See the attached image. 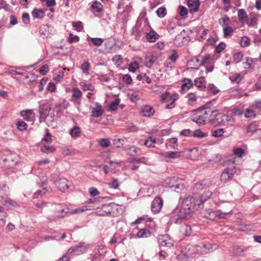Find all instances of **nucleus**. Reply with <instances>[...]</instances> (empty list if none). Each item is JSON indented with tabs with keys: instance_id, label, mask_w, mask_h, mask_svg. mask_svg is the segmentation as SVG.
Returning a JSON list of instances; mask_svg holds the SVG:
<instances>
[{
	"instance_id": "6e6d98bb",
	"label": "nucleus",
	"mask_w": 261,
	"mask_h": 261,
	"mask_svg": "<svg viewBox=\"0 0 261 261\" xmlns=\"http://www.w3.org/2000/svg\"><path fill=\"white\" fill-rule=\"evenodd\" d=\"M16 125L18 129L21 131L27 129L28 126L27 124L23 121H18Z\"/></svg>"
},
{
	"instance_id": "8fccbe9b",
	"label": "nucleus",
	"mask_w": 261,
	"mask_h": 261,
	"mask_svg": "<svg viewBox=\"0 0 261 261\" xmlns=\"http://www.w3.org/2000/svg\"><path fill=\"white\" fill-rule=\"evenodd\" d=\"M120 102L119 98H116L114 101H112L109 106V109L112 111H115L117 109L118 106Z\"/></svg>"
},
{
	"instance_id": "bb28decb",
	"label": "nucleus",
	"mask_w": 261,
	"mask_h": 261,
	"mask_svg": "<svg viewBox=\"0 0 261 261\" xmlns=\"http://www.w3.org/2000/svg\"><path fill=\"white\" fill-rule=\"evenodd\" d=\"M146 39L149 42H154L159 38V35L154 31H151L146 34Z\"/></svg>"
},
{
	"instance_id": "20e7f679",
	"label": "nucleus",
	"mask_w": 261,
	"mask_h": 261,
	"mask_svg": "<svg viewBox=\"0 0 261 261\" xmlns=\"http://www.w3.org/2000/svg\"><path fill=\"white\" fill-rule=\"evenodd\" d=\"M116 205L113 203L103 204L96 209L95 213L99 216H113L114 214V207Z\"/></svg>"
},
{
	"instance_id": "412c9836",
	"label": "nucleus",
	"mask_w": 261,
	"mask_h": 261,
	"mask_svg": "<svg viewBox=\"0 0 261 261\" xmlns=\"http://www.w3.org/2000/svg\"><path fill=\"white\" fill-rule=\"evenodd\" d=\"M20 115L28 121H31L33 120L32 110H22L20 112Z\"/></svg>"
},
{
	"instance_id": "864d4df0",
	"label": "nucleus",
	"mask_w": 261,
	"mask_h": 261,
	"mask_svg": "<svg viewBox=\"0 0 261 261\" xmlns=\"http://www.w3.org/2000/svg\"><path fill=\"white\" fill-rule=\"evenodd\" d=\"M191 227L189 225H185L181 227V231L187 236H189L191 233Z\"/></svg>"
},
{
	"instance_id": "4be33fe9",
	"label": "nucleus",
	"mask_w": 261,
	"mask_h": 261,
	"mask_svg": "<svg viewBox=\"0 0 261 261\" xmlns=\"http://www.w3.org/2000/svg\"><path fill=\"white\" fill-rule=\"evenodd\" d=\"M87 247L84 243H81L72 249V252L75 255H79L86 251Z\"/></svg>"
},
{
	"instance_id": "f704fd0d",
	"label": "nucleus",
	"mask_w": 261,
	"mask_h": 261,
	"mask_svg": "<svg viewBox=\"0 0 261 261\" xmlns=\"http://www.w3.org/2000/svg\"><path fill=\"white\" fill-rule=\"evenodd\" d=\"M4 201L6 205L10 208L16 207L17 206H18V204L17 203V202L13 201V200L8 197L5 199Z\"/></svg>"
},
{
	"instance_id": "49530a36",
	"label": "nucleus",
	"mask_w": 261,
	"mask_h": 261,
	"mask_svg": "<svg viewBox=\"0 0 261 261\" xmlns=\"http://www.w3.org/2000/svg\"><path fill=\"white\" fill-rule=\"evenodd\" d=\"M48 190L46 188H42V189L37 190L33 195V198H38L39 195L42 196L44 195L47 192Z\"/></svg>"
},
{
	"instance_id": "a878e982",
	"label": "nucleus",
	"mask_w": 261,
	"mask_h": 261,
	"mask_svg": "<svg viewBox=\"0 0 261 261\" xmlns=\"http://www.w3.org/2000/svg\"><path fill=\"white\" fill-rule=\"evenodd\" d=\"M9 193V188L6 184L3 185L2 187H0V197L5 200L8 197V195Z\"/></svg>"
},
{
	"instance_id": "09e8293b",
	"label": "nucleus",
	"mask_w": 261,
	"mask_h": 261,
	"mask_svg": "<svg viewBox=\"0 0 261 261\" xmlns=\"http://www.w3.org/2000/svg\"><path fill=\"white\" fill-rule=\"evenodd\" d=\"M139 64L135 61L134 62L130 63L129 65L128 70L132 72H135L137 69L139 68Z\"/></svg>"
},
{
	"instance_id": "aec40b11",
	"label": "nucleus",
	"mask_w": 261,
	"mask_h": 261,
	"mask_svg": "<svg viewBox=\"0 0 261 261\" xmlns=\"http://www.w3.org/2000/svg\"><path fill=\"white\" fill-rule=\"evenodd\" d=\"M238 17L239 20L242 23H245L247 22L248 15L245 10L243 9H239L238 10Z\"/></svg>"
},
{
	"instance_id": "3c124183",
	"label": "nucleus",
	"mask_w": 261,
	"mask_h": 261,
	"mask_svg": "<svg viewBox=\"0 0 261 261\" xmlns=\"http://www.w3.org/2000/svg\"><path fill=\"white\" fill-rule=\"evenodd\" d=\"M90 40L94 45L97 46H100L103 42V40L100 38H91Z\"/></svg>"
},
{
	"instance_id": "9d476101",
	"label": "nucleus",
	"mask_w": 261,
	"mask_h": 261,
	"mask_svg": "<svg viewBox=\"0 0 261 261\" xmlns=\"http://www.w3.org/2000/svg\"><path fill=\"white\" fill-rule=\"evenodd\" d=\"M175 213H177L178 218L180 219H188L191 217L192 213L188 208L182 205L179 210L176 209L175 210Z\"/></svg>"
},
{
	"instance_id": "72a5a7b5",
	"label": "nucleus",
	"mask_w": 261,
	"mask_h": 261,
	"mask_svg": "<svg viewBox=\"0 0 261 261\" xmlns=\"http://www.w3.org/2000/svg\"><path fill=\"white\" fill-rule=\"evenodd\" d=\"M203 247L204 248V251L207 253H210L214 250H216L217 248V246L216 244H203Z\"/></svg>"
},
{
	"instance_id": "ea45409f",
	"label": "nucleus",
	"mask_w": 261,
	"mask_h": 261,
	"mask_svg": "<svg viewBox=\"0 0 261 261\" xmlns=\"http://www.w3.org/2000/svg\"><path fill=\"white\" fill-rule=\"evenodd\" d=\"M243 58V54L241 52H237L233 54V60L236 63L240 62Z\"/></svg>"
},
{
	"instance_id": "7ed1b4c3",
	"label": "nucleus",
	"mask_w": 261,
	"mask_h": 261,
	"mask_svg": "<svg viewBox=\"0 0 261 261\" xmlns=\"http://www.w3.org/2000/svg\"><path fill=\"white\" fill-rule=\"evenodd\" d=\"M19 159L18 154L11 153L4 159V166L6 169H15L19 164Z\"/></svg>"
},
{
	"instance_id": "a211bd4d",
	"label": "nucleus",
	"mask_w": 261,
	"mask_h": 261,
	"mask_svg": "<svg viewBox=\"0 0 261 261\" xmlns=\"http://www.w3.org/2000/svg\"><path fill=\"white\" fill-rule=\"evenodd\" d=\"M212 193L210 191H206L204 192L200 196V198H196L197 206L199 207L201 204H203L212 196Z\"/></svg>"
},
{
	"instance_id": "69168bd1",
	"label": "nucleus",
	"mask_w": 261,
	"mask_h": 261,
	"mask_svg": "<svg viewBox=\"0 0 261 261\" xmlns=\"http://www.w3.org/2000/svg\"><path fill=\"white\" fill-rule=\"evenodd\" d=\"M48 81V79L47 77H44L40 81V84L38 86V90L39 92H41L43 90V86L45 85Z\"/></svg>"
},
{
	"instance_id": "6ab92c4d",
	"label": "nucleus",
	"mask_w": 261,
	"mask_h": 261,
	"mask_svg": "<svg viewBox=\"0 0 261 261\" xmlns=\"http://www.w3.org/2000/svg\"><path fill=\"white\" fill-rule=\"evenodd\" d=\"M170 188H174V190L177 193H180L185 188L184 181L179 178L178 181L175 184L170 185Z\"/></svg>"
},
{
	"instance_id": "f8f14e48",
	"label": "nucleus",
	"mask_w": 261,
	"mask_h": 261,
	"mask_svg": "<svg viewBox=\"0 0 261 261\" xmlns=\"http://www.w3.org/2000/svg\"><path fill=\"white\" fill-rule=\"evenodd\" d=\"M51 108L50 105L47 103H43L40 105L39 113L40 116L44 118H46L49 113Z\"/></svg>"
},
{
	"instance_id": "f3484780",
	"label": "nucleus",
	"mask_w": 261,
	"mask_h": 261,
	"mask_svg": "<svg viewBox=\"0 0 261 261\" xmlns=\"http://www.w3.org/2000/svg\"><path fill=\"white\" fill-rule=\"evenodd\" d=\"M194 85L198 89L203 90L206 88V82L204 76H201L195 79Z\"/></svg>"
},
{
	"instance_id": "423d86ee",
	"label": "nucleus",
	"mask_w": 261,
	"mask_h": 261,
	"mask_svg": "<svg viewBox=\"0 0 261 261\" xmlns=\"http://www.w3.org/2000/svg\"><path fill=\"white\" fill-rule=\"evenodd\" d=\"M196 198L189 196L184 199L181 205L188 208L189 210L193 213L194 206L197 205V204H196Z\"/></svg>"
},
{
	"instance_id": "13d9d810",
	"label": "nucleus",
	"mask_w": 261,
	"mask_h": 261,
	"mask_svg": "<svg viewBox=\"0 0 261 261\" xmlns=\"http://www.w3.org/2000/svg\"><path fill=\"white\" fill-rule=\"evenodd\" d=\"M207 89L210 92L214 94H216L219 92V90L213 84H209Z\"/></svg>"
},
{
	"instance_id": "393cba45",
	"label": "nucleus",
	"mask_w": 261,
	"mask_h": 261,
	"mask_svg": "<svg viewBox=\"0 0 261 261\" xmlns=\"http://www.w3.org/2000/svg\"><path fill=\"white\" fill-rule=\"evenodd\" d=\"M141 113L142 115L145 117H150L152 116L154 113V111L149 106H145L142 110Z\"/></svg>"
},
{
	"instance_id": "774afa93",
	"label": "nucleus",
	"mask_w": 261,
	"mask_h": 261,
	"mask_svg": "<svg viewBox=\"0 0 261 261\" xmlns=\"http://www.w3.org/2000/svg\"><path fill=\"white\" fill-rule=\"evenodd\" d=\"M210 56L208 55H206L202 57V61H201L200 65L201 66H205L206 64H207L210 61Z\"/></svg>"
},
{
	"instance_id": "37998d69",
	"label": "nucleus",
	"mask_w": 261,
	"mask_h": 261,
	"mask_svg": "<svg viewBox=\"0 0 261 261\" xmlns=\"http://www.w3.org/2000/svg\"><path fill=\"white\" fill-rule=\"evenodd\" d=\"M186 97L188 99V100L190 102H195L197 101L198 99V96L195 93H188Z\"/></svg>"
},
{
	"instance_id": "39448f33",
	"label": "nucleus",
	"mask_w": 261,
	"mask_h": 261,
	"mask_svg": "<svg viewBox=\"0 0 261 261\" xmlns=\"http://www.w3.org/2000/svg\"><path fill=\"white\" fill-rule=\"evenodd\" d=\"M236 173L235 167H229L225 169L221 175V181L226 183L232 178L234 174Z\"/></svg>"
},
{
	"instance_id": "7c9ffc66",
	"label": "nucleus",
	"mask_w": 261,
	"mask_h": 261,
	"mask_svg": "<svg viewBox=\"0 0 261 261\" xmlns=\"http://www.w3.org/2000/svg\"><path fill=\"white\" fill-rule=\"evenodd\" d=\"M91 8L97 12H100L103 9V6L100 2L95 1L93 2Z\"/></svg>"
},
{
	"instance_id": "0e129e2a",
	"label": "nucleus",
	"mask_w": 261,
	"mask_h": 261,
	"mask_svg": "<svg viewBox=\"0 0 261 261\" xmlns=\"http://www.w3.org/2000/svg\"><path fill=\"white\" fill-rule=\"evenodd\" d=\"M257 129H256V125L254 122H252L250 124L247 128V133H254L256 132Z\"/></svg>"
},
{
	"instance_id": "052dcab7",
	"label": "nucleus",
	"mask_w": 261,
	"mask_h": 261,
	"mask_svg": "<svg viewBox=\"0 0 261 261\" xmlns=\"http://www.w3.org/2000/svg\"><path fill=\"white\" fill-rule=\"evenodd\" d=\"M64 76V72L63 71H59L58 73H56L54 75L53 79L57 82H59L63 78Z\"/></svg>"
},
{
	"instance_id": "c85d7f7f",
	"label": "nucleus",
	"mask_w": 261,
	"mask_h": 261,
	"mask_svg": "<svg viewBox=\"0 0 261 261\" xmlns=\"http://www.w3.org/2000/svg\"><path fill=\"white\" fill-rule=\"evenodd\" d=\"M151 232L149 230L146 228L141 229L137 233V236L139 238H146L149 237Z\"/></svg>"
},
{
	"instance_id": "c9c22d12",
	"label": "nucleus",
	"mask_w": 261,
	"mask_h": 261,
	"mask_svg": "<svg viewBox=\"0 0 261 261\" xmlns=\"http://www.w3.org/2000/svg\"><path fill=\"white\" fill-rule=\"evenodd\" d=\"M250 39L247 36H245L241 38L240 40V45L243 47H245L249 45Z\"/></svg>"
},
{
	"instance_id": "473e14b6",
	"label": "nucleus",
	"mask_w": 261,
	"mask_h": 261,
	"mask_svg": "<svg viewBox=\"0 0 261 261\" xmlns=\"http://www.w3.org/2000/svg\"><path fill=\"white\" fill-rule=\"evenodd\" d=\"M156 60V58L155 57L153 56H148L146 57L145 65L148 68H151Z\"/></svg>"
},
{
	"instance_id": "f257e3e1",
	"label": "nucleus",
	"mask_w": 261,
	"mask_h": 261,
	"mask_svg": "<svg viewBox=\"0 0 261 261\" xmlns=\"http://www.w3.org/2000/svg\"><path fill=\"white\" fill-rule=\"evenodd\" d=\"M40 213L45 211V216L50 221H55L64 218L66 216L68 208L62 204L51 203L49 202L39 201L35 204Z\"/></svg>"
},
{
	"instance_id": "2f4dec72",
	"label": "nucleus",
	"mask_w": 261,
	"mask_h": 261,
	"mask_svg": "<svg viewBox=\"0 0 261 261\" xmlns=\"http://www.w3.org/2000/svg\"><path fill=\"white\" fill-rule=\"evenodd\" d=\"M81 130L79 126H74L70 129V134L73 138H78L81 136Z\"/></svg>"
},
{
	"instance_id": "5701e85b",
	"label": "nucleus",
	"mask_w": 261,
	"mask_h": 261,
	"mask_svg": "<svg viewBox=\"0 0 261 261\" xmlns=\"http://www.w3.org/2000/svg\"><path fill=\"white\" fill-rule=\"evenodd\" d=\"M194 85V84L192 82L191 80L185 78L182 80L181 90L183 91H187L192 88Z\"/></svg>"
},
{
	"instance_id": "cd10ccee",
	"label": "nucleus",
	"mask_w": 261,
	"mask_h": 261,
	"mask_svg": "<svg viewBox=\"0 0 261 261\" xmlns=\"http://www.w3.org/2000/svg\"><path fill=\"white\" fill-rule=\"evenodd\" d=\"M72 98L74 100H78L81 98L82 93L77 88H74L71 90Z\"/></svg>"
},
{
	"instance_id": "338daca9",
	"label": "nucleus",
	"mask_w": 261,
	"mask_h": 261,
	"mask_svg": "<svg viewBox=\"0 0 261 261\" xmlns=\"http://www.w3.org/2000/svg\"><path fill=\"white\" fill-rule=\"evenodd\" d=\"M225 44L223 42H220L215 48V52L219 53L221 52L225 47Z\"/></svg>"
},
{
	"instance_id": "b1692460",
	"label": "nucleus",
	"mask_w": 261,
	"mask_h": 261,
	"mask_svg": "<svg viewBox=\"0 0 261 261\" xmlns=\"http://www.w3.org/2000/svg\"><path fill=\"white\" fill-rule=\"evenodd\" d=\"M66 207L68 208L67 212L66 213V215L68 213H70L72 214H79L84 212L87 210H90L91 209L90 207H88L86 205H83L81 207H79L78 208H76L71 210H70L68 208V207H67L66 206Z\"/></svg>"
},
{
	"instance_id": "0eeeda50",
	"label": "nucleus",
	"mask_w": 261,
	"mask_h": 261,
	"mask_svg": "<svg viewBox=\"0 0 261 261\" xmlns=\"http://www.w3.org/2000/svg\"><path fill=\"white\" fill-rule=\"evenodd\" d=\"M57 187L62 192H65L71 186V182L65 178H60L56 181Z\"/></svg>"
},
{
	"instance_id": "5fc2aeb1",
	"label": "nucleus",
	"mask_w": 261,
	"mask_h": 261,
	"mask_svg": "<svg viewBox=\"0 0 261 261\" xmlns=\"http://www.w3.org/2000/svg\"><path fill=\"white\" fill-rule=\"evenodd\" d=\"M233 32V30L231 27H227L223 29V33L225 37L231 36Z\"/></svg>"
},
{
	"instance_id": "4c0bfd02",
	"label": "nucleus",
	"mask_w": 261,
	"mask_h": 261,
	"mask_svg": "<svg viewBox=\"0 0 261 261\" xmlns=\"http://www.w3.org/2000/svg\"><path fill=\"white\" fill-rule=\"evenodd\" d=\"M81 86L84 91H93L94 89V87L90 84L86 83V82H83L80 83Z\"/></svg>"
},
{
	"instance_id": "e433bc0d",
	"label": "nucleus",
	"mask_w": 261,
	"mask_h": 261,
	"mask_svg": "<svg viewBox=\"0 0 261 261\" xmlns=\"http://www.w3.org/2000/svg\"><path fill=\"white\" fill-rule=\"evenodd\" d=\"M155 142V139L150 137L145 141L144 144L147 147H151L154 146V144Z\"/></svg>"
},
{
	"instance_id": "4d7b16f0",
	"label": "nucleus",
	"mask_w": 261,
	"mask_h": 261,
	"mask_svg": "<svg viewBox=\"0 0 261 261\" xmlns=\"http://www.w3.org/2000/svg\"><path fill=\"white\" fill-rule=\"evenodd\" d=\"M148 161V159L146 157H142L141 158H134L132 160V162L133 163H142L144 164H147V162Z\"/></svg>"
},
{
	"instance_id": "a18cd8bd",
	"label": "nucleus",
	"mask_w": 261,
	"mask_h": 261,
	"mask_svg": "<svg viewBox=\"0 0 261 261\" xmlns=\"http://www.w3.org/2000/svg\"><path fill=\"white\" fill-rule=\"evenodd\" d=\"M229 79L231 82L238 84L242 81V77L239 74H238L230 76Z\"/></svg>"
},
{
	"instance_id": "c756f323",
	"label": "nucleus",
	"mask_w": 261,
	"mask_h": 261,
	"mask_svg": "<svg viewBox=\"0 0 261 261\" xmlns=\"http://www.w3.org/2000/svg\"><path fill=\"white\" fill-rule=\"evenodd\" d=\"M32 15L35 18H42L44 16V12L42 9H35L32 12Z\"/></svg>"
},
{
	"instance_id": "1a4fd4ad",
	"label": "nucleus",
	"mask_w": 261,
	"mask_h": 261,
	"mask_svg": "<svg viewBox=\"0 0 261 261\" xmlns=\"http://www.w3.org/2000/svg\"><path fill=\"white\" fill-rule=\"evenodd\" d=\"M158 241L161 246L170 247L173 246V241L168 234L159 236Z\"/></svg>"
},
{
	"instance_id": "58836bf2",
	"label": "nucleus",
	"mask_w": 261,
	"mask_h": 261,
	"mask_svg": "<svg viewBox=\"0 0 261 261\" xmlns=\"http://www.w3.org/2000/svg\"><path fill=\"white\" fill-rule=\"evenodd\" d=\"M156 13L159 17L163 18L166 16L167 11L165 7H161L158 9L156 11Z\"/></svg>"
},
{
	"instance_id": "603ef678",
	"label": "nucleus",
	"mask_w": 261,
	"mask_h": 261,
	"mask_svg": "<svg viewBox=\"0 0 261 261\" xmlns=\"http://www.w3.org/2000/svg\"><path fill=\"white\" fill-rule=\"evenodd\" d=\"M99 144L103 148H106L111 144L110 141L108 139H101L99 141Z\"/></svg>"
},
{
	"instance_id": "e2e57ef3",
	"label": "nucleus",
	"mask_w": 261,
	"mask_h": 261,
	"mask_svg": "<svg viewBox=\"0 0 261 261\" xmlns=\"http://www.w3.org/2000/svg\"><path fill=\"white\" fill-rule=\"evenodd\" d=\"M245 116L246 118L254 117L255 116L254 111L251 109H247L245 113Z\"/></svg>"
},
{
	"instance_id": "de8ad7c7",
	"label": "nucleus",
	"mask_w": 261,
	"mask_h": 261,
	"mask_svg": "<svg viewBox=\"0 0 261 261\" xmlns=\"http://www.w3.org/2000/svg\"><path fill=\"white\" fill-rule=\"evenodd\" d=\"M108 185L111 188L117 189L119 186V183L117 179L113 178L112 180L108 183Z\"/></svg>"
},
{
	"instance_id": "6e6552de",
	"label": "nucleus",
	"mask_w": 261,
	"mask_h": 261,
	"mask_svg": "<svg viewBox=\"0 0 261 261\" xmlns=\"http://www.w3.org/2000/svg\"><path fill=\"white\" fill-rule=\"evenodd\" d=\"M163 206V201L159 197H156L151 203V209L154 213H158Z\"/></svg>"
},
{
	"instance_id": "680f3d73",
	"label": "nucleus",
	"mask_w": 261,
	"mask_h": 261,
	"mask_svg": "<svg viewBox=\"0 0 261 261\" xmlns=\"http://www.w3.org/2000/svg\"><path fill=\"white\" fill-rule=\"evenodd\" d=\"M80 38L78 36L75 35L73 36L72 34H70L68 38V42L70 43H72L73 42H77L79 41Z\"/></svg>"
},
{
	"instance_id": "a19ab883",
	"label": "nucleus",
	"mask_w": 261,
	"mask_h": 261,
	"mask_svg": "<svg viewBox=\"0 0 261 261\" xmlns=\"http://www.w3.org/2000/svg\"><path fill=\"white\" fill-rule=\"evenodd\" d=\"M42 152L48 153L53 152L55 150V148L53 146L44 145L41 148Z\"/></svg>"
},
{
	"instance_id": "79ce46f5",
	"label": "nucleus",
	"mask_w": 261,
	"mask_h": 261,
	"mask_svg": "<svg viewBox=\"0 0 261 261\" xmlns=\"http://www.w3.org/2000/svg\"><path fill=\"white\" fill-rule=\"evenodd\" d=\"M180 153L176 151H168L166 153V157L168 158L176 159L180 156Z\"/></svg>"
},
{
	"instance_id": "2eb2a0df",
	"label": "nucleus",
	"mask_w": 261,
	"mask_h": 261,
	"mask_svg": "<svg viewBox=\"0 0 261 261\" xmlns=\"http://www.w3.org/2000/svg\"><path fill=\"white\" fill-rule=\"evenodd\" d=\"M221 124L224 126H231L234 122L232 116L224 114L221 116Z\"/></svg>"
},
{
	"instance_id": "4468645a",
	"label": "nucleus",
	"mask_w": 261,
	"mask_h": 261,
	"mask_svg": "<svg viewBox=\"0 0 261 261\" xmlns=\"http://www.w3.org/2000/svg\"><path fill=\"white\" fill-rule=\"evenodd\" d=\"M124 150L130 156L139 155L141 154L140 149L134 146H125L124 147Z\"/></svg>"
},
{
	"instance_id": "dca6fc26",
	"label": "nucleus",
	"mask_w": 261,
	"mask_h": 261,
	"mask_svg": "<svg viewBox=\"0 0 261 261\" xmlns=\"http://www.w3.org/2000/svg\"><path fill=\"white\" fill-rule=\"evenodd\" d=\"M187 4L191 13H195L199 10L200 6L199 0H188Z\"/></svg>"
},
{
	"instance_id": "f03ea898",
	"label": "nucleus",
	"mask_w": 261,
	"mask_h": 261,
	"mask_svg": "<svg viewBox=\"0 0 261 261\" xmlns=\"http://www.w3.org/2000/svg\"><path fill=\"white\" fill-rule=\"evenodd\" d=\"M213 101L207 102L194 111L196 112V115L193 117L192 121L199 125H204L208 121H213L218 115V110L215 108H212L211 105Z\"/></svg>"
},
{
	"instance_id": "9b49d317",
	"label": "nucleus",
	"mask_w": 261,
	"mask_h": 261,
	"mask_svg": "<svg viewBox=\"0 0 261 261\" xmlns=\"http://www.w3.org/2000/svg\"><path fill=\"white\" fill-rule=\"evenodd\" d=\"M95 107L91 108L92 110L91 116L95 118L100 117L103 115L104 110L100 103L96 102L95 103Z\"/></svg>"
},
{
	"instance_id": "ddd939ff",
	"label": "nucleus",
	"mask_w": 261,
	"mask_h": 261,
	"mask_svg": "<svg viewBox=\"0 0 261 261\" xmlns=\"http://www.w3.org/2000/svg\"><path fill=\"white\" fill-rule=\"evenodd\" d=\"M229 213V212L225 213H219L218 212L211 211L206 214L205 217L207 219L214 220L217 217L219 218H225V215Z\"/></svg>"
},
{
	"instance_id": "bf43d9fd",
	"label": "nucleus",
	"mask_w": 261,
	"mask_h": 261,
	"mask_svg": "<svg viewBox=\"0 0 261 261\" xmlns=\"http://www.w3.org/2000/svg\"><path fill=\"white\" fill-rule=\"evenodd\" d=\"M223 129L219 128L216 130H214L212 132V135L214 137H221L223 135L224 133Z\"/></svg>"
},
{
	"instance_id": "c03bdc74",
	"label": "nucleus",
	"mask_w": 261,
	"mask_h": 261,
	"mask_svg": "<svg viewBox=\"0 0 261 261\" xmlns=\"http://www.w3.org/2000/svg\"><path fill=\"white\" fill-rule=\"evenodd\" d=\"M81 69L83 72L88 73L90 69V63L87 61H84L81 65Z\"/></svg>"
}]
</instances>
